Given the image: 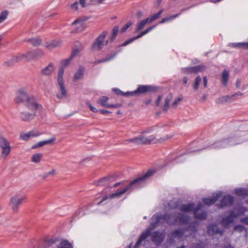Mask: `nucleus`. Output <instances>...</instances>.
<instances>
[{
  "instance_id": "39",
  "label": "nucleus",
  "mask_w": 248,
  "mask_h": 248,
  "mask_svg": "<svg viewBox=\"0 0 248 248\" xmlns=\"http://www.w3.org/2000/svg\"><path fill=\"white\" fill-rule=\"evenodd\" d=\"M16 62L15 61L14 57L12 56V57L4 62V65L7 67H12L13 66Z\"/></svg>"
},
{
  "instance_id": "10",
  "label": "nucleus",
  "mask_w": 248,
  "mask_h": 248,
  "mask_svg": "<svg viewBox=\"0 0 248 248\" xmlns=\"http://www.w3.org/2000/svg\"><path fill=\"white\" fill-rule=\"evenodd\" d=\"M107 34L106 31H104L95 40L93 43L92 48L93 50H100L105 46L107 45L108 41H105V39Z\"/></svg>"
},
{
  "instance_id": "14",
  "label": "nucleus",
  "mask_w": 248,
  "mask_h": 248,
  "mask_svg": "<svg viewBox=\"0 0 248 248\" xmlns=\"http://www.w3.org/2000/svg\"><path fill=\"white\" fill-rule=\"evenodd\" d=\"M30 96L26 89H20L17 92V96L15 99V101L17 104L23 102H26Z\"/></svg>"
},
{
  "instance_id": "11",
  "label": "nucleus",
  "mask_w": 248,
  "mask_h": 248,
  "mask_svg": "<svg viewBox=\"0 0 248 248\" xmlns=\"http://www.w3.org/2000/svg\"><path fill=\"white\" fill-rule=\"evenodd\" d=\"M236 139L234 138H231L229 139H225L221 141H218L212 144L210 148L219 149L227 147L228 146L235 145L237 143L235 142Z\"/></svg>"
},
{
  "instance_id": "22",
  "label": "nucleus",
  "mask_w": 248,
  "mask_h": 248,
  "mask_svg": "<svg viewBox=\"0 0 248 248\" xmlns=\"http://www.w3.org/2000/svg\"><path fill=\"white\" fill-rule=\"evenodd\" d=\"M115 180L114 176H108L99 179L97 182L96 185L97 186H102L108 184L112 182Z\"/></svg>"
},
{
  "instance_id": "45",
  "label": "nucleus",
  "mask_w": 248,
  "mask_h": 248,
  "mask_svg": "<svg viewBox=\"0 0 248 248\" xmlns=\"http://www.w3.org/2000/svg\"><path fill=\"white\" fill-rule=\"evenodd\" d=\"M171 100V96L168 95L165 99V103L163 106V109L164 110L167 111L169 107V104Z\"/></svg>"
},
{
  "instance_id": "38",
  "label": "nucleus",
  "mask_w": 248,
  "mask_h": 248,
  "mask_svg": "<svg viewBox=\"0 0 248 248\" xmlns=\"http://www.w3.org/2000/svg\"><path fill=\"white\" fill-rule=\"evenodd\" d=\"M143 35H144V34H143L142 32H141L138 36H137L136 37H133V38L130 39L129 40H128L125 41V42H124L122 45V46H126L127 45L129 44L130 43L133 42L135 40L141 37Z\"/></svg>"
},
{
  "instance_id": "17",
  "label": "nucleus",
  "mask_w": 248,
  "mask_h": 248,
  "mask_svg": "<svg viewBox=\"0 0 248 248\" xmlns=\"http://www.w3.org/2000/svg\"><path fill=\"white\" fill-rule=\"evenodd\" d=\"M206 69V67L203 65H197L193 67L185 68L183 69V71L185 74L197 73L200 72H202Z\"/></svg>"
},
{
  "instance_id": "18",
  "label": "nucleus",
  "mask_w": 248,
  "mask_h": 248,
  "mask_svg": "<svg viewBox=\"0 0 248 248\" xmlns=\"http://www.w3.org/2000/svg\"><path fill=\"white\" fill-rule=\"evenodd\" d=\"M42 133L37 130H33L26 133H21L20 137L24 140H28L29 139L32 137H36L40 136Z\"/></svg>"
},
{
  "instance_id": "36",
  "label": "nucleus",
  "mask_w": 248,
  "mask_h": 248,
  "mask_svg": "<svg viewBox=\"0 0 248 248\" xmlns=\"http://www.w3.org/2000/svg\"><path fill=\"white\" fill-rule=\"evenodd\" d=\"M147 23H149V18L144 19L141 21L140 22L138 23L137 24V31H140L142 28H143V27Z\"/></svg>"
},
{
  "instance_id": "7",
  "label": "nucleus",
  "mask_w": 248,
  "mask_h": 248,
  "mask_svg": "<svg viewBox=\"0 0 248 248\" xmlns=\"http://www.w3.org/2000/svg\"><path fill=\"white\" fill-rule=\"evenodd\" d=\"M197 226L198 224L197 222H195L192 226V224H191L189 228L188 229H179L173 231L169 234V237L170 239L177 238L179 239L184 240L187 237V235L185 234L186 231L188 230L189 232H194L196 231V227Z\"/></svg>"
},
{
  "instance_id": "26",
  "label": "nucleus",
  "mask_w": 248,
  "mask_h": 248,
  "mask_svg": "<svg viewBox=\"0 0 248 248\" xmlns=\"http://www.w3.org/2000/svg\"><path fill=\"white\" fill-rule=\"evenodd\" d=\"M62 42L61 40L57 39L50 42H47L45 43V46L49 49H52L61 46Z\"/></svg>"
},
{
  "instance_id": "54",
  "label": "nucleus",
  "mask_w": 248,
  "mask_h": 248,
  "mask_svg": "<svg viewBox=\"0 0 248 248\" xmlns=\"http://www.w3.org/2000/svg\"><path fill=\"white\" fill-rule=\"evenodd\" d=\"M115 54H114L112 55V56L108 57L106 59H102L98 61H97L95 62V63H98L99 62H108V61H110V60L112 59L115 57Z\"/></svg>"
},
{
  "instance_id": "55",
  "label": "nucleus",
  "mask_w": 248,
  "mask_h": 248,
  "mask_svg": "<svg viewBox=\"0 0 248 248\" xmlns=\"http://www.w3.org/2000/svg\"><path fill=\"white\" fill-rule=\"evenodd\" d=\"M131 25V22H128L126 24H125V26L123 27V28L122 29L121 32L122 33L124 32Z\"/></svg>"
},
{
  "instance_id": "20",
  "label": "nucleus",
  "mask_w": 248,
  "mask_h": 248,
  "mask_svg": "<svg viewBox=\"0 0 248 248\" xmlns=\"http://www.w3.org/2000/svg\"><path fill=\"white\" fill-rule=\"evenodd\" d=\"M36 115V112L31 111V112L24 111L21 113L20 118L24 121H30L32 120Z\"/></svg>"
},
{
  "instance_id": "25",
  "label": "nucleus",
  "mask_w": 248,
  "mask_h": 248,
  "mask_svg": "<svg viewBox=\"0 0 248 248\" xmlns=\"http://www.w3.org/2000/svg\"><path fill=\"white\" fill-rule=\"evenodd\" d=\"M55 140H56L55 137H53L47 140L40 141V142H38L37 143L33 145L32 146L31 148L33 149H37V148L41 147L42 146H44L46 144H51L53 142H54Z\"/></svg>"
},
{
  "instance_id": "62",
  "label": "nucleus",
  "mask_w": 248,
  "mask_h": 248,
  "mask_svg": "<svg viewBox=\"0 0 248 248\" xmlns=\"http://www.w3.org/2000/svg\"><path fill=\"white\" fill-rule=\"evenodd\" d=\"M241 222L244 223L246 225H248V217L243 218L241 219Z\"/></svg>"
},
{
  "instance_id": "46",
  "label": "nucleus",
  "mask_w": 248,
  "mask_h": 248,
  "mask_svg": "<svg viewBox=\"0 0 248 248\" xmlns=\"http://www.w3.org/2000/svg\"><path fill=\"white\" fill-rule=\"evenodd\" d=\"M119 27L117 26H115L112 30V34L110 37L111 41H113L117 36L118 31H119Z\"/></svg>"
},
{
  "instance_id": "29",
  "label": "nucleus",
  "mask_w": 248,
  "mask_h": 248,
  "mask_svg": "<svg viewBox=\"0 0 248 248\" xmlns=\"http://www.w3.org/2000/svg\"><path fill=\"white\" fill-rule=\"evenodd\" d=\"M85 20L81 19V18H78L75 21H74L72 23V25H76V28H77V30L79 31H82L84 28V22H85Z\"/></svg>"
},
{
  "instance_id": "51",
  "label": "nucleus",
  "mask_w": 248,
  "mask_h": 248,
  "mask_svg": "<svg viewBox=\"0 0 248 248\" xmlns=\"http://www.w3.org/2000/svg\"><path fill=\"white\" fill-rule=\"evenodd\" d=\"M13 57H14L16 63L20 62L23 59H24L23 54H18L16 55H14Z\"/></svg>"
},
{
  "instance_id": "21",
  "label": "nucleus",
  "mask_w": 248,
  "mask_h": 248,
  "mask_svg": "<svg viewBox=\"0 0 248 248\" xmlns=\"http://www.w3.org/2000/svg\"><path fill=\"white\" fill-rule=\"evenodd\" d=\"M234 201V198L232 196H225L221 200L219 206L220 207L229 206L231 205Z\"/></svg>"
},
{
  "instance_id": "34",
  "label": "nucleus",
  "mask_w": 248,
  "mask_h": 248,
  "mask_svg": "<svg viewBox=\"0 0 248 248\" xmlns=\"http://www.w3.org/2000/svg\"><path fill=\"white\" fill-rule=\"evenodd\" d=\"M34 53L35 52H34V51L32 50L27 52L25 54H23L24 59L27 61H29L35 59V57Z\"/></svg>"
},
{
  "instance_id": "5",
  "label": "nucleus",
  "mask_w": 248,
  "mask_h": 248,
  "mask_svg": "<svg viewBox=\"0 0 248 248\" xmlns=\"http://www.w3.org/2000/svg\"><path fill=\"white\" fill-rule=\"evenodd\" d=\"M247 210V208L244 207H239L236 212L235 209L232 211L229 216L223 217L221 220L222 224L224 227H227L230 224L232 223L235 218L240 215L243 214Z\"/></svg>"
},
{
  "instance_id": "3",
  "label": "nucleus",
  "mask_w": 248,
  "mask_h": 248,
  "mask_svg": "<svg viewBox=\"0 0 248 248\" xmlns=\"http://www.w3.org/2000/svg\"><path fill=\"white\" fill-rule=\"evenodd\" d=\"M72 58L70 57L69 59L63 60L61 62L62 66L60 69L57 76V82L60 92L57 94V97L59 99H63L66 96L67 92L63 84V76L64 68L70 64Z\"/></svg>"
},
{
  "instance_id": "32",
  "label": "nucleus",
  "mask_w": 248,
  "mask_h": 248,
  "mask_svg": "<svg viewBox=\"0 0 248 248\" xmlns=\"http://www.w3.org/2000/svg\"><path fill=\"white\" fill-rule=\"evenodd\" d=\"M24 41L30 42L34 46H38L42 43L41 40L38 37L26 39L24 40Z\"/></svg>"
},
{
  "instance_id": "8",
  "label": "nucleus",
  "mask_w": 248,
  "mask_h": 248,
  "mask_svg": "<svg viewBox=\"0 0 248 248\" xmlns=\"http://www.w3.org/2000/svg\"><path fill=\"white\" fill-rule=\"evenodd\" d=\"M57 243V248H73L72 244L67 240H62L58 243V240L57 239H49L45 241L42 246L39 248H48L52 247L54 244Z\"/></svg>"
},
{
  "instance_id": "35",
  "label": "nucleus",
  "mask_w": 248,
  "mask_h": 248,
  "mask_svg": "<svg viewBox=\"0 0 248 248\" xmlns=\"http://www.w3.org/2000/svg\"><path fill=\"white\" fill-rule=\"evenodd\" d=\"M229 72L226 70H224L223 71V73L222 74V78L223 84L224 86L227 85L228 80L229 79Z\"/></svg>"
},
{
  "instance_id": "60",
  "label": "nucleus",
  "mask_w": 248,
  "mask_h": 248,
  "mask_svg": "<svg viewBox=\"0 0 248 248\" xmlns=\"http://www.w3.org/2000/svg\"><path fill=\"white\" fill-rule=\"evenodd\" d=\"M120 106H121L120 104L113 105V104H108V105L107 108H119Z\"/></svg>"
},
{
  "instance_id": "30",
  "label": "nucleus",
  "mask_w": 248,
  "mask_h": 248,
  "mask_svg": "<svg viewBox=\"0 0 248 248\" xmlns=\"http://www.w3.org/2000/svg\"><path fill=\"white\" fill-rule=\"evenodd\" d=\"M85 68L83 67H79L75 74L74 79L76 80H80L83 77Z\"/></svg>"
},
{
  "instance_id": "16",
  "label": "nucleus",
  "mask_w": 248,
  "mask_h": 248,
  "mask_svg": "<svg viewBox=\"0 0 248 248\" xmlns=\"http://www.w3.org/2000/svg\"><path fill=\"white\" fill-rule=\"evenodd\" d=\"M153 90V87L148 85H140L136 90L133 92H126V94L133 95L138 93H144L149 92Z\"/></svg>"
},
{
  "instance_id": "63",
  "label": "nucleus",
  "mask_w": 248,
  "mask_h": 248,
  "mask_svg": "<svg viewBox=\"0 0 248 248\" xmlns=\"http://www.w3.org/2000/svg\"><path fill=\"white\" fill-rule=\"evenodd\" d=\"M162 99V96L161 95L158 96V97L155 102V105L156 106H158L159 105L160 102L161 101Z\"/></svg>"
},
{
  "instance_id": "23",
  "label": "nucleus",
  "mask_w": 248,
  "mask_h": 248,
  "mask_svg": "<svg viewBox=\"0 0 248 248\" xmlns=\"http://www.w3.org/2000/svg\"><path fill=\"white\" fill-rule=\"evenodd\" d=\"M55 69L53 63H49L48 66L41 70V74L43 76H49L54 72Z\"/></svg>"
},
{
  "instance_id": "28",
  "label": "nucleus",
  "mask_w": 248,
  "mask_h": 248,
  "mask_svg": "<svg viewBox=\"0 0 248 248\" xmlns=\"http://www.w3.org/2000/svg\"><path fill=\"white\" fill-rule=\"evenodd\" d=\"M82 45L79 42H77L73 48V52L71 54V58L79 56L80 52L82 50Z\"/></svg>"
},
{
  "instance_id": "57",
  "label": "nucleus",
  "mask_w": 248,
  "mask_h": 248,
  "mask_svg": "<svg viewBox=\"0 0 248 248\" xmlns=\"http://www.w3.org/2000/svg\"><path fill=\"white\" fill-rule=\"evenodd\" d=\"M113 91L117 94H122V95H126V96H129V95H130V94H126V93H123V92H122L121 91H120V90L119 89H113Z\"/></svg>"
},
{
  "instance_id": "53",
  "label": "nucleus",
  "mask_w": 248,
  "mask_h": 248,
  "mask_svg": "<svg viewBox=\"0 0 248 248\" xmlns=\"http://www.w3.org/2000/svg\"><path fill=\"white\" fill-rule=\"evenodd\" d=\"M204 246L202 242L194 243L192 245L190 248H203Z\"/></svg>"
},
{
  "instance_id": "6",
  "label": "nucleus",
  "mask_w": 248,
  "mask_h": 248,
  "mask_svg": "<svg viewBox=\"0 0 248 248\" xmlns=\"http://www.w3.org/2000/svg\"><path fill=\"white\" fill-rule=\"evenodd\" d=\"M155 139V136L154 135H151L147 137L143 134H141L140 135L137 137L124 140V143L126 144L127 142H131L136 145L149 144Z\"/></svg>"
},
{
  "instance_id": "58",
  "label": "nucleus",
  "mask_w": 248,
  "mask_h": 248,
  "mask_svg": "<svg viewBox=\"0 0 248 248\" xmlns=\"http://www.w3.org/2000/svg\"><path fill=\"white\" fill-rule=\"evenodd\" d=\"M155 26H153L152 27H150L148 28H147L146 30H144V31H142L143 34L144 35L148 33L149 32H150L151 31H152L153 29L155 28Z\"/></svg>"
},
{
  "instance_id": "48",
  "label": "nucleus",
  "mask_w": 248,
  "mask_h": 248,
  "mask_svg": "<svg viewBox=\"0 0 248 248\" xmlns=\"http://www.w3.org/2000/svg\"><path fill=\"white\" fill-rule=\"evenodd\" d=\"M8 12L6 11H2L0 13V23L4 21L7 17Z\"/></svg>"
},
{
  "instance_id": "40",
  "label": "nucleus",
  "mask_w": 248,
  "mask_h": 248,
  "mask_svg": "<svg viewBox=\"0 0 248 248\" xmlns=\"http://www.w3.org/2000/svg\"><path fill=\"white\" fill-rule=\"evenodd\" d=\"M234 231H236V232H242L245 231L246 232V236H247L248 235V233L246 228L244 226H243L241 225H238L235 226L234 228Z\"/></svg>"
},
{
  "instance_id": "44",
  "label": "nucleus",
  "mask_w": 248,
  "mask_h": 248,
  "mask_svg": "<svg viewBox=\"0 0 248 248\" xmlns=\"http://www.w3.org/2000/svg\"><path fill=\"white\" fill-rule=\"evenodd\" d=\"M42 157V154L39 153L35 154L31 157V161L34 163H38L40 162Z\"/></svg>"
},
{
  "instance_id": "33",
  "label": "nucleus",
  "mask_w": 248,
  "mask_h": 248,
  "mask_svg": "<svg viewBox=\"0 0 248 248\" xmlns=\"http://www.w3.org/2000/svg\"><path fill=\"white\" fill-rule=\"evenodd\" d=\"M229 46L233 47H238L240 48H248V44L247 43H230Z\"/></svg>"
},
{
  "instance_id": "37",
  "label": "nucleus",
  "mask_w": 248,
  "mask_h": 248,
  "mask_svg": "<svg viewBox=\"0 0 248 248\" xmlns=\"http://www.w3.org/2000/svg\"><path fill=\"white\" fill-rule=\"evenodd\" d=\"M235 193L238 196H246L248 195V190L244 188H238L235 189Z\"/></svg>"
},
{
  "instance_id": "2",
  "label": "nucleus",
  "mask_w": 248,
  "mask_h": 248,
  "mask_svg": "<svg viewBox=\"0 0 248 248\" xmlns=\"http://www.w3.org/2000/svg\"><path fill=\"white\" fill-rule=\"evenodd\" d=\"M155 170H150L147 171L143 175L135 179L132 181L130 185L125 187L124 188L121 190H118L116 192L109 196H104L102 200L98 204L106 200L108 198L113 199L120 197L122 194L128 190H132L135 188H138L142 186L146 180L155 173Z\"/></svg>"
},
{
  "instance_id": "47",
  "label": "nucleus",
  "mask_w": 248,
  "mask_h": 248,
  "mask_svg": "<svg viewBox=\"0 0 248 248\" xmlns=\"http://www.w3.org/2000/svg\"><path fill=\"white\" fill-rule=\"evenodd\" d=\"M179 16V15L177 14L175 15H173V16H170L169 17H167L164 18L162 19V20L161 21H160L159 23L162 24V23H164L165 22L169 21L170 20H172V19H174L175 18L177 17V16Z\"/></svg>"
},
{
  "instance_id": "4",
  "label": "nucleus",
  "mask_w": 248,
  "mask_h": 248,
  "mask_svg": "<svg viewBox=\"0 0 248 248\" xmlns=\"http://www.w3.org/2000/svg\"><path fill=\"white\" fill-rule=\"evenodd\" d=\"M202 208V204L201 203H199L195 208H194V204L193 203L182 204L178 207L179 210L183 213H188L193 210L194 215L196 218L204 220L207 217V213L201 211V209Z\"/></svg>"
},
{
  "instance_id": "9",
  "label": "nucleus",
  "mask_w": 248,
  "mask_h": 248,
  "mask_svg": "<svg viewBox=\"0 0 248 248\" xmlns=\"http://www.w3.org/2000/svg\"><path fill=\"white\" fill-rule=\"evenodd\" d=\"M25 200V197L19 194L15 195L11 198L9 205L14 212H18L20 205Z\"/></svg>"
},
{
  "instance_id": "13",
  "label": "nucleus",
  "mask_w": 248,
  "mask_h": 248,
  "mask_svg": "<svg viewBox=\"0 0 248 248\" xmlns=\"http://www.w3.org/2000/svg\"><path fill=\"white\" fill-rule=\"evenodd\" d=\"M26 106L31 111L36 112L37 110L42 108V106L39 104L35 97L30 95L25 102Z\"/></svg>"
},
{
  "instance_id": "12",
  "label": "nucleus",
  "mask_w": 248,
  "mask_h": 248,
  "mask_svg": "<svg viewBox=\"0 0 248 248\" xmlns=\"http://www.w3.org/2000/svg\"><path fill=\"white\" fill-rule=\"evenodd\" d=\"M0 148L1 149V155L6 157L10 153L11 146L10 143L6 138L2 135L0 136Z\"/></svg>"
},
{
  "instance_id": "59",
  "label": "nucleus",
  "mask_w": 248,
  "mask_h": 248,
  "mask_svg": "<svg viewBox=\"0 0 248 248\" xmlns=\"http://www.w3.org/2000/svg\"><path fill=\"white\" fill-rule=\"evenodd\" d=\"M243 93H242L240 92H238L236 93L231 95V96H232V99H233L234 98H236L238 96H242V95H243Z\"/></svg>"
},
{
  "instance_id": "64",
  "label": "nucleus",
  "mask_w": 248,
  "mask_h": 248,
  "mask_svg": "<svg viewBox=\"0 0 248 248\" xmlns=\"http://www.w3.org/2000/svg\"><path fill=\"white\" fill-rule=\"evenodd\" d=\"M208 80L206 77L203 78V86L205 88L207 86Z\"/></svg>"
},
{
  "instance_id": "15",
  "label": "nucleus",
  "mask_w": 248,
  "mask_h": 248,
  "mask_svg": "<svg viewBox=\"0 0 248 248\" xmlns=\"http://www.w3.org/2000/svg\"><path fill=\"white\" fill-rule=\"evenodd\" d=\"M224 232L223 228H219L216 224H210L207 227V233L209 235L212 236L216 234L222 235Z\"/></svg>"
},
{
  "instance_id": "19",
  "label": "nucleus",
  "mask_w": 248,
  "mask_h": 248,
  "mask_svg": "<svg viewBox=\"0 0 248 248\" xmlns=\"http://www.w3.org/2000/svg\"><path fill=\"white\" fill-rule=\"evenodd\" d=\"M152 241L156 244H160L161 243L165 237V232L163 231L162 232H159L158 231H155L152 234Z\"/></svg>"
},
{
  "instance_id": "24",
  "label": "nucleus",
  "mask_w": 248,
  "mask_h": 248,
  "mask_svg": "<svg viewBox=\"0 0 248 248\" xmlns=\"http://www.w3.org/2000/svg\"><path fill=\"white\" fill-rule=\"evenodd\" d=\"M221 194L220 193H218L213 195L212 197L204 198L203 199V202L208 205H211L214 204L217 199L220 197Z\"/></svg>"
},
{
  "instance_id": "27",
  "label": "nucleus",
  "mask_w": 248,
  "mask_h": 248,
  "mask_svg": "<svg viewBox=\"0 0 248 248\" xmlns=\"http://www.w3.org/2000/svg\"><path fill=\"white\" fill-rule=\"evenodd\" d=\"M234 100L232 99L231 95H226L219 97L216 100V103L217 104H222L226 103H231Z\"/></svg>"
},
{
  "instance_id": "52",
  "label": "nucleus",
  "mask_w": 248,
  "mask_h": 248,
  "mask_svg": "<svg viewBox=\"0 0 248 248\" xmlns=\"http://www.w3.org/2000/svg\"><path fill=\"white\" fill-rule=\"evenodd\" d=\"M34 53V55L35 57V58H38L40 57H41L44 54L43 51L41 49H37L33 50Z\"/></svg>"
},
{
  "instance_id": "41",
  "label": "nucleus",
  "mask_w": 248,
  "mask_h": 248,
  "mask_svg": "<svg viewBox=\"0 0 248 248\" xmlns=\"http://www.w3.org/2000/svg\"><path fill=\"white\" fill-rule=\"evenodd\" d=\"M108 98L107 96H102L99 98L98 103L103 107H107L108 104L107 101L108 100Z\"/></svg>"
},
{
  "instance_id": "56",
  "label": "nucleus",
  "mask_w": 248,
  "mask_h": 248,
  "mask_svg": "<svg viewBox=\"0 0 248 248\" xmlns=\"http://www.w3.org/2000/svg\"><path fill=\"white\" fill-rule=\"evenodd\" d=\"M87 105L93 112H97L98 111V109L96 108L93 107L90 102H87Z\"/></svg>"
},
{
  "instance_id": "31",
  "label": "nucleus",
  "mask_w": 248,
  "mask_h": 248,
  "mask_svg": "<svg viewBox=\"0 0 248 248\" xmlns=\"http://www.w3.org/2000/svg\"><path fill=\"white\" fill-rule=\"evenodd\" d=\"M105 0H80V4L83 8L94 2L102 3Z\"/></svg>"
},
{
  "instance_id": "50",
  "label": "nucleus",
  "mask_w": 248,
  "mask_h": 248,
  "mask_svg": "<svg viewBox=\"0 0 248 248\" xmlns=\"http://www.w3.org/2000/svg\"><path fill=\"white\" fill-rule=\"evenodd\" d=\"M154 128L155 127L153 126L148 127L147 129L143 130L141 132V134L146 136V134L151 133L154 130Z\"/></svg>"
},
{
  "instance_id": "42",
  "label": "nucleus",
  "mask_w": 248,
  "mask_h": 248,
  "mask_svg": "<svg viewBox=\"0 0 248 248\" xmlns=\"http://www.w3.org/2000/svg\"><path fill=\"white\" fill-rule=\"evenodd\" d=\"M164 9L161 10L157 14L153 15L150 18H149V23H152L154 20L157 19L160 16L161 14L163 12Z\"/></svg>"
},
{
  "instance_id": "43",
  "label": "nucleus",
  "mask_w": 248,
  "mask_h": 248,
  "mask_svg": "<svg viewBox=\"0 0 248 248\" xmlns=\"http://www.w3.org/2000/svg\"><path fill=\"white\" fill-rule=\"evenodd\" d=\"M202 81V78L200 76H198L193 84V87L195 91H197L199 89V85Z\"/></svg>"
},
{
  "instance_id": "1",
  "label": "nucleus",
  "mask_w": 248,
  "mask_h": 248,
  "mask_svg": "<svg viewBox=\"0 0 248 248\" xmlns=\"http://www.w3.org/2000/svg\"><path fill=\"white\" fill-rule=\"evenodd\" d=\"M189 220V217L185 213H178L173 215L166 214L163 216L161 214L154 215L151 219L149 227L141 234L134 248H138L141 243L151 233L152 230L167 222L170 225L177 224H187Z\"/></svg>"
},
{
  "instance_id": "61",
  "label": "nucleus",
  "mask_w": 248,
  "mask_h": 248,
  "mask_svg": "<svg viewBox=\"0 0 248 248\" xmlns=\"http://www.w3.org/2000/svg\"><path fill=\"white\" fill-rule=\"evenodd\" d=\"M182 100L181 98H178L173 102L172 106L173 107H175L178 103Z\"/></svg>"
},
{
  "instance_id": "49",
  "label": "nucleus",
  "mask_w": 248,
  "mask_h": 248,
  "mask_svg": "<svg viewBox=\"0 0 248 248\" xmlns=\"http://www.w3.org/2000/svg\"><path fill=\"white\" fill-rule=\"evenodd\" d=\"M56 174V170L55 169H52L51 171L45 173L43 175L44 178H46L49 176H53Z\"/></svg>"
}]
</instances>
